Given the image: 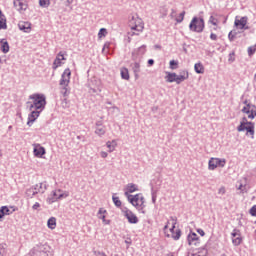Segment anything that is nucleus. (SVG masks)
<instances>
[{"instance_id": "10", "label": "nucleus", "mask_w": 256, "mask_h": 256, "mask_svg": "<svg viewBox=\"0 0 256 256\" xmlns=\"http://www.w3.org/2000/svg\"><path fill=\"white\" fill-rule=\"evenodd\" d=\"M232 243L235 247H239L241 243H243V237H241V230L235 228L232 233Z\"/></svg>"}, {"instance_id": "64", "label": "nucleus", "mask_w": 256, "mask_h": 256, "mask_svg": "<svg viewBox=\"0 0 256 256\" xmlns=\"http://www.w3.org/2000/svg\"><path fill=\"white\" fill-rule=\"evenodd\" d=\"M167 229H169V225H168V224H166V225L164 226V231L167 230Z\"/></svg>"}, {"instance_id": "15", "label": "nucleus", "mask_w": 256, "mask_h": 256, "mask_svg": "<svg viewBox=\"0 0 256 256\" xmlns=\"http://www.w3.org/2000/svg\"><path fill=\"white\" fill-rule=\"evenodd\" d=\"M125 217L128 219V223L131 224H137L139 223V218H137V215H135L131 210H126L125 211Z\"/></svg>"}, {"instance_id": "61", "label": "nucleus", "mask_w": 256, "mask_h": 256, "mask_svg": "<svg viewBox=\"0 0 256 256\" xmlns=\"http://www.w3.org/2000/svg\"><path fill=\"white\" fill-rule=\"evenodd\" d=\"M175 13H177L174 9H172V13L170 14V17L173 19L175 17Z\"/></svg>"}, {"instance_id": "4", "label": "nucleus", "mask_w": 256, "mask_h": 256, "mask_svg": "<svg viewBox=\"0 0 256 256\" xmlns=\"http://www.w3.org/2000/svg\"><path fill=\"white\" fill-rule=\"evenodd\" d=\"M71 83V69L66 68L61 76L60 85L62 86L61 93L64 97H67V87Z\"/></svg>"}, {"instance_id": "63", "label": "nucleus", "mask_w": 256, "mask_h": 256, "mask_svg": "<svg viewBox=\"0 0 256 256\" xmlns=\"http://www.w3.org/2000/svg\"><path fill=\"white\" fill-rule=\"evenodd\" d=\"M125 243H126L127 245H131V241H130V240H125Z\"/></svg>"}, {"instance_id": "20", "label": "nucleus", "mask_w": 256, "mask_h": 256, "mask_svg": "<svg viewBox=\"0 0 256 256\" xmlns=\"http://www.w3.org/2000/svg\"><path fill=\"white\" fill-rule=\"evenodd\" d=\"M194 71L198 74V75H203V73H205V66H203V63L198 62L194 65Z\"/></svg>"}, {"instance_id": "17", "label": "nucleus", "mask_w": 256, "mask_h": 256, "mask_svg": "<svg viewBox=\"0 0 256 256\" xmlns=\"http://www.w3.org/2000/svg\"><path fill=\"white\" fill-rule=\"evenodd\" d=\"M188 245H199V237L196 233H190L187 237Z\"/></svg>"}, {"instance_id": "27", "label": "nucleus", "mask_w": 256, "mask_h": 256, "mask_svg": "<svg viewBox=\"0 0 256 256\" xmlns=\"http://www.w3.org/2000/svg\"><path fill=\"white\" fill-rule=\"evenodd\" d=\"M121 78L124 79L125 81H129V70L127 68H122L121 69Z\"/></svg>"}, {"instance_id": "47", "label": "nucleus", "mask_w": 256, "mask_h": 256, "mask_svg": "<svg viewBox=\"0 0 256 256\" xmlns=\"http://www.w3.org/2000/svg\"><path fill=\"white\" fill-rule=\"evenodd\" d=\"M250 215H252V217H256V205H254V206L250 209Z\"/></svg>"}, {"instance_id": "60", "label": "nucleus", "mask_w": 256, "mask_h": 256, "mask_svg": "<svg viewBox=\"0 0 256 256\" xmlns=\"http://www.w3.org/2000/svg\"><path fill=\"white\" fill-rule=\"evenodd\" d=\"M3 217H5V214L2 210V208H0V219H3Z\"/></svg>"}, {"instance_id": "14", "label": "nucleus", "mask_w": 256, "mask_h": 256, "mask_svg": "<svg viewBox=\"0 0 256 256\" xmlns=\"http://www.w3.org/2000/svg\"><path fill=\"white\" fill-rule=\"evenodd\" d=\"M13 5L18 11H27V1L26 0H14Z\"/></svg>"}, {"instance_id": "35", "label": "nucleus", "mask_w": 256, "mask_h": 256, "mask_svg": "<svg viewBox=\"0 0 256 256\" xmlns=\"http://www.w3.org/2000/svg\"><path fill=\"white\" fill-rule=\"evenodd\" d=\"M133 71L135 73V77H137V73H139L141 71V65L139 64V62L134 63Z\"/></svg>"}, {"instance_id": "26", "label": "nucleus", "mask_w": 256, "mask_h": 256, "mask_svg": "<svg viewBox=\"0 0 256 256\" xmlns=\"http://www.w3.org/2000/svg\"><path fill=\"white\" fill-rule=\"evenodd\" d=\"M106 147L109 149V153H113V151H115V147H117V142L115 140L108 141L106 143Z\"/></svg>"}, {"instance_id": "58", "label": "nucleus", "mask_w": 256, "mask_h": 256, "mask_svg": "<svg viewBox=\"0 0 256 256\" xmlns=\"http://www.w3.org/2000/svg\"><path fill=\"white\" fill-rule=\"evenodd\" d=\"M197 233H199V235H201V237H205V231H203V229H198Z\"/></svg>"}, {"instance_id": "7", "label": "nucleus", "mask_w": 256, "mask_h": 256, "mask_svg": "<svg viewBox=\"0 0 256 256\" xmlns=\"http://www.w3.org/2000/svg\"><path fill=\"white\" fill-rule=\"evenodd\" d=\"M88 87L91 95H99V93H101V80L97 79L96 77L89 79Z\"/></svg>"}, {"instance_id": "9", "label": "nucleus", "mask_w": 256, "mask_h": 256, "mask_svg": "<svg viewBox=\"0 0 256 256\" xmlns=\"http://www.w3.org/2000/svg\"><path fill=\"white\" fill-rule=\"evenodd\" d=\"M244 106L242 109V113H246L248 115V119H255L256 117V106L254 104L248 103L247 100L244 101Z\"/></svg>"}, {"instance_id": "51", "label": "nucleus", "mask_w": 256, "mask_h": 256, "mask_svg": "<svg viewBox=\"0 0 256 256\" xmlns=\"http://www.w3.org/2000/svg\"><path fill=\"white\" fill-rule=\"evenodd\" d=\"M94 255H96V256H107V254H105V252H101V251H94Z\"/></svg>"}, {"instance_id": "33", "label": "nucleus", "mask_w": 256, "mask_h": 256, "mask_svg": "<svg viewBox=\"0 0 256 256\" xmlns=\"http://www.w3.org/2000/svg\"><path fill=\"white\" fill-rule=\"evenodd\" d=\"M1 51L2 53H9V42H2Z\"/></svg>"}, {"instance_id": "43", "label": "nucleus", "mask_w": 256, "mask_h": 256, "mask_svg": "<svg viewBox=\"0 0 256 256\" xmlns=\"http://www.w3.org/2000/svg\"><path fill=\"white\" fill-rule=\"evenodd\" d=\"M209 23H211L212 25H214L215 27H217V23H219V20H217V19L214 18L213 16H210V18H209Z\"/></svg>"}, {"instance_id": "2", "label": "nucleus", "mask_w": 256, "mask_h": 256, "mask_svg": "<svg viewBox=\"0 0 256 256\" xmlns=\"http://www.w3.org/2000/svg\"><path fill=\"white\" fill-rule=\"evenodd\" d=\"M29 99L32 102H27L26 105L29 108V111H43L45 109V105H47V98L45 94H32L29 96Z\"/></svg>"}, {"instance_id": "28", "label": "nucleus", "mask_w": 256, "mask_h": 256, "mask_svg": "<svg viewBox=\"0 0 256 256\" xmlns=\"http://www.w3.org/2000/svg\"><path fill=\"white\" fill-rule=\"evenodd\" d=\"M105 213H107V210L100 208L98 211V217L102 219L103 223H107V220L105 219Z\"/></svg>"}, {"instance_id": "54", "label": "nucleus", "mask_w": 256, "mask_h": 256, "mask_svg": "<svg viewBox=\"0 0 256 256\" xmlns=\"http://www.w3.org/2000/svg\"><path fill=\"white\" fill-rule=\"evenodd\" d=\"M108 155L109 154L105 151L100 152V156L102 157V159H107Z\"/></svg>"}, {"instance_id": "53", "label": "nucleus", "mask_w": 256, "mask_h": 256, "mask_svg": "<svg viewBox=\"0 0 256 256\" xmlns=\"http://www.w3.org/2000/svg\"><path fill=\"white\" fill-rule=\"evenodd\" d=\"M39 207H41V204H39V202H36L33 206H32V209L34 211H37V209H39Z\"/></svg>"}, {"instance_id": "21", "label": "nucleus", "mask_w": 256, "mask_h": 256, "mask_svg": "<svg viewBox=\"0 0 256 256\" xmlns=\"http://www.w3.org/2000/svg\"><path fill=\"white\" fill-rule=\"evenodd\" d=\"M147 52V46L142 45L140 46L136 51L132 52V57H135V55L141 56Z\"/></svg>"}, {"instance_id": "42", "label": "nucleus", "mask_w": 256, "mask_h": 256, "mask_svg": "<svg viewBox=\"0 0 256 256\" xmlns=\"http://www.w3.org/2000/svg\"><path fill=\"white\" fill-rule=\"evenodd\" d=\"M1 209H2V212L4 213V215H11V210L9 209V207H7V206H2L1 207Z\"/></svg>"}, {"instance_id": "40", "label": "nucleus", "mask_w": 256, "mask_h": 256, "mask_svg": "<svg viewBox=\"0 0 256 256\" xmlns=\"http://www.w3.org/2000/svg\"><path fill=\"white\" fill-rule=\"evenodd\" d=\"M235 37H237V32L235 31H230L229 34H228V39L229 41H235Z\"/></svg>"}, {"instance_id": "19", "label": "nucleus", "mask_w": 256, "mask_h": 256, "mask_svg": "<svg viewBox=\"0 0 256 256\" xmlns=\"http://www.w3.org/2000/svg\"><path fill=\"white\" fill-rule=\"evenodd\" d=\"M18 28L20 29V31H24V33H29L31 31V23L19 22Z\"/></svg>"}, {"instance_id": "32", "label": "nucleus", "mask_w": 256, "mask_h": 256, "mask_svg": "<svg viewBox=\"0 0 256 256\" xmlns=\"http://www.w3.org/2000/svg\"><path fill=\"white\" fill-rule=\"evenodd\" d=\"M183 81H187V76H181V74H176V83L177 85H181Z\"/></svg>"}, {"instance_id": "55", "label": "nucleus", "mask_w": 256, "mask_h": 256, "mask_svg": "<svg viewBox=\"0 0 256 256\" xmlns=\"http://www.w3.org/2000/svg\"><path fill=\"white\" fill-rule=\"evenodd\" d=\"M210 39H211V41H217V34L211 33L210 34Z\"/></svg>"}, {"instance_id": "45", "label": "nucleus", "mask_w": 256, "mask_h": 256, "mask_svg": "<svg viewBox=\"0 0 256 256\" xmlns=\"http://www.w3.org/2000/svg\"><path fill=\"white\" fill-rule=\"evenodd\" d=\"M179 75L186 77V79H189V72L187 70H182Z\"/></svg>"}, {"instance_id": "49", "label": "nucleus", "mask_w": 256, "mask_h": 256, "mask_svg": "<svg viewBox=\"0 0 256 256\" xmlns=\"http://www.w3.org/2000/svg\"><path fill=\"white\" fill-rule=\"evenodd\" d=\"M237 189H238V191H241V193H245L247 191L245 186H243V184H240Z\"/></svg>"}, {"instance_id": "22", "label": "nucleus", "mask_w": 256, "mask_h": 256, "mask_svg": "<svg viewBox=\"0 0 256 256\" xmlns=\"http://www.w3.org/2000/svg\"><path fill=\"white\" fill-rule=\"evenodd\" d=\"M1 29H7V18L5 14L0 10V31Z\"/></svg>"}, {"instance_id": "44", "label": "nucleus", "mask_w": 256, "mask_h": 256, "mask_svg": "<svg viewBox=\"0 0 256 256\" xmlns=\"http://www.w3.org/2000/svg\"><path fill=\"white\" fill-rule=\"evenodd\" d=\"M55 201H57V198H54V196H49L47 198V203H49L51 205V203H55Z\"/></svg>"}, {"instance_id": "24", "label": "nucleus", "mask_w": 256, "mask_h": 256, "mask_svg": "<svg viewBox=\"0 0 256 256\" xmlns=\"http://www.w3.org/2000/svg\"><path fill=\"white\" fill-rule=\"evenodd\" d=\"M47 227H48V229H51L53 231V229H55L57 227V218L51 217L47 221Z\"/></svg>"}, {"instance_id": "50", "label": "nucleus", "mask_w": 256, "mask_h": 256, "mask_svg": "<svg viewBox=\"0 0 256 256\" xmlns=\"http://www.w3.org/2000/svg\"><path fill=\"white\" fill-rule=\"evenodd\" d=\"M56 57H59L60 61H65V55L63 54V52H59Z\"/></svg>"}, {"instance_id": "38", "label": "nucleus", "mask_w": 256, "mask_h": 256, "mask_svg": "<svg viewBox=\"0 0 256 256\" xmlns=\"http://www.w3.org/2000/svg\"><path fill=\"white\" fill-rule=\"evenodd\" d=\"M107 36V29L105 28H101L98 32V37L99 39H102V37H106Z\"/></svg>"}, {"instance_id": "31", "label": "nucleus", "mask_w": 256, "mask_h": 256, "mask_svg": "<svg viewBox=\"0 0 256 256\" xmlns=\"http://www.w3.org/2000/svg\"><path fill=\"white\" fill-rule=\"evenodd\" d=\"M40 7L47 9L51 5V0H39Z\"/></svg>"}, {"instance_id": "5", "label": "nucleus", "mask_w": 256, "mask_h": 256, "mask_svg": "<svg viewBox=\"0 0 256 256\" xmlns=\"http://www.w3.org/2000/svg\"><path fill=\"white\" fill-rule=\"evenodd\" d=\"M189 29L194 33H203V29H205V20L203 18L194 17L190 22Z\"/></svg>"}, {"instance_id": "11", "label": "nucleus", "mask_w": 256, "mask_h": 256, "mask_svg": "<svg viewBox=\"0 0 256 256\" xmlns=\"http://www.w3.org/2000/svg\"><path fill=\"white\" fill-rule=\"evenodd\" d=\"M30 111L31 113L28 116V122H27V125H29V127H31L33 123L37 121V119L39 118V115H41V110L32 109Z\"/></svg>"}, {"instance_id": "16", "label": "nucleus", "mask_w": 256, "mask_h": 256, "mask_svg": "<svg viewBox=\"0 0 256 256\" xmlns=\"http://www.w3.org/2000/svg\"><path fill=\"white\" fill-rule=\"evenodd\" d=\"M32 188L34 189V192H36V195L37 193H45V191H47V183L41 182L32 186Z\"/></svg>"}, {"instance_id": "1", "label": "nucleus", "mask_w": 256, "mask_h": 256, "mask_svg": "<svg viewBox=\"0 0 256 256\" xmlns=\"http://www.w3.org/2000/svg\"><path fill=\"white\" fill-rule=\"evenodd\" d=\"M139 191V186L134 183H129L126 186V191L124 195L128 197V201L135 207L138 211L145 214V197L142 194L131 195L129 193H135Z\"/></svg>"}, {"instance_id": "29", "label": "nucleus", "mask_w": 256, "mask_h": 256, "mask_svg": "<svg viewBox=\"0 0 256 256\" xmlns=\"http://www.w3.org/2000/svg\"><path fill=\"white\" fill-rule=\"evenodd\" d=\"M95 133L96 135H99V137H103L106 133L105 126L97 127Z\"/></svg>"}, {"instance_id": "25", "label": "nucleus", "mask_w": 256, "mask_h": 256, "mask_svg": "<svg viewBox=\"0 0 256 256\" xmlns=\"http://www.w3.org/2000/svg\"><path fill=\"white\" fill-rule=\"evenodd\" d=\"M177 73L169 72L166 76V80L168 83H176Z\"/></svg>"}, {"instance_id": "36", "label": "nucleus", "mask_w": 256, "mask_h": 256, "mask_svg": "<svg viewBox=\"0 0 256 256\" xmlns=\"http://www.w3.org/2000/svg\"><path fill=\"white\" fill-rule=\"evenodd\" d=\"M112 201H113L114 205H116L117 207H121L122 203H121V200H119V197L113 195Z\"/></svg>"}, {"instance_id": "23", "label": "nucleus", "mask_w": 256, "mask_h": 256, "mask_svg": "<svg viewBox=\"0 0 256 256\" xmlns=\"http://www.w3.org/2000/svg\"><path fill=\"white\" fill-rule=\"evenodd\" d=\"M52 195L54 198L57 199H63V197H69V193L66 192V193H61V190H55L52 192Z\"/></svg>"}, {"instance_id": "62", "label": "nucleus", "mask_w": 256, "mask_h": 256, "mask_svg": "<svg viewBox=\"0 0 256 256\" xmlns=\"http://www.w3.org/2000/svg\"><path fill=\"white\" fill-rule=\"evenodd\" d=\"M96 126H97V127H103V125L101 124V122H97V123H96Z\"/></svg>"}, {"instance_id": "59", "label": "nucleus", "mask_w": 256, "mask_h": 256, "mask_svg": "<svg viewBox=\"0 0 256 256\" xmlns=\"http://www.w3.org/2000/svg\"><path fill=\"white\" fill-rule=\"evenodd\" d=\"M148 65H155V60L149 59L148 60Z\"/></svg>"}, {"instance_id": "37", "label": "nucleus", "mask_w": 256, "mask_h": 256, "mask_svg": "<svg viewBox=\"0 0 256 256\" xmlns=\"http://www.w3.org/2000/svg\"><path fill=\"white\" fill-rule=\"evenodd\" d=\"M7 254V246L5 244H0V256H5Z\"/></svg>"}, {"instance_id": "39", "label": "nucleus", "mask_w": 256, "mask_h": 256, "mask_svg": "<svg viewBox=\"0 0 256 256\" xmlns=\"http://www.w3.org/2000/svg\"><path fill=\"white\" fill-rule=\"evenodd\" d=\"M188 256H207V250L206 249H202L201 251H199L198 253L195 254H190Z\"/></svg>"}, {"instance_id": "8", "label": "nucleus", "mask_w": 256, "mask_h": 256, "mask_svg": "<svg viewBox=\"0 0 256 256\" xmlns=\"http://www.w3.org/2000/svg\"><path fill=\"white\" fill-rule=\"evenodd\" d=\"M227 164V160L224 158H210L208 162V169L209 171H215L217 167H225Z\"/></svg>"}, {"instance_id": "46", "label": "nucleus", "mask_w": 256, "mask_h": 256, "mask_svg": "<svg viewBox=\"0 0 256 256\" xmlns=\"http://www.w3.org/2000/svg\"><path fill=\"white\" fill-rule=\"evenodd\" d=\"M228 61H229L230 63H233V61H235V52H232V53L229 54V59H228Z\"/></svg>"}, {"instance_id": "6", "label": "nucleus", "mask_w": 256, "mask_h": 256, "mask_svg": "<svg viewBox=\"0 0 256 256\" xmlns=\"http://www.w3.org/2000/svg\"><path fill=\"white\" fill-rule=\"evenodd\" d=\"M129 27L132 31L142 33L143 29H145V24L143 23V20L139 18V16H132L129 20Z\"/></svg>"}, {"instance_id": "30", "label": "nucleus", "mask_w": 256, "mask_h": 256, "mask_svg": "<svg viewBox=\"0 0 256 256\" xmlns=\"http://www.w3.org/2000/svg\"><path fill=\"white\" fill-rule=\"evenodd\" d=\"M26 195H27V197H30V199H33V197H35V195H37V192H35L34 188L31 187L26 190Z\"/></svg>"}, {"instance_id": "41", "label": "nucleus", "mask_w": 256, "mask_h": 256, "mask_svg": "<svg viewBox=\"0 0 256 256\" xmlns=\"http://www.w3.org/2000/svg\"><path fill=\"white\" fill-rule=\"evenodd\" d=\"M185 19V11L180 13V15L176 18L177 23H183V20Z\"/></svg>"}, {"instance_id": "52", "label": "nucleus", "mask_w": 256, "mask_h": 256, "mask_svg": "<svg viewBox=\"0 0 256 256\" xmlns=\"http://www.w3.org/2000/svg\"><path fill=\"white\" fill-rule=\"evenodd\" d=\"M256 49L253 47L248 48V55H253L255 53Z\"/></svg>"}, {"instance_id": "13", "label": "nucleus", "mask_w": 256, "mask_h": 256, "mask_svg": "<svg viewBox=\"0 0 256 256\" xmlns=\"http://www.w3.org/2000/svg\"><path fill=\"white\" fill-rule=\"evenodd\" d=\"M249 20V18H247V16H244L242 18H240V20L236 19L234 22L235 27H238V29H249V26H247V21Z\"/></svg>"}, {"instance_id": "18", "label": "nucleus", "mask_w": 256, "mask_h": 256, "mask_svg": "<svg viewBox=\"0 0 256 256\" xmlns=\"http://www.w3.org/2000/svg\"><path fill=\"white\" fill-rule=\"evenodd\" d=\"M45 147H42L39 144H34V155L35 157H43L45 155Z\"/></svg>"}, {"instance_id": "57", "label": "nucleus", "mask_w": 256, "mask_h": 256, "mask_svg": "<svg viewBox=\"0 0 256 256\" xmlns=\"http://www.w3.org/2000/svg\"><path fill=\"white\" fill-rule=\"evenodd\" d=\"M174 65H177V61L171 60V61H170V68H171V69H175V67H173Z\"/></svg>"}, {"instance_id": "12", "label": "nucleus", "mask_w": 256, "mask_h": 256, "mask_svg": "<svg viewBox=\"0 0 256 256\" xmlns=\"http://www.w3.org/2000/svg\"><path fill=\"white\" fill-rule=\"evenodd\" d=\"M172 221H173V225L170 228V232L172 233V239H174V241H179V239H181V230H176L175 232V225H177V219L171 217Z\"/></svg>"}, {"instance_id": "56", "label": "nucleus", "mask_w": 256, "mask_h": 256, "mask_svg": "<svg viewBox=\"0 0 256 256\" xmlns=\"http://www.w3.org/2000/svg\"><path fill=\"white\" fill-rule=\"evenodd\" d=\"M157 202V194H155V192L152 193V203H156Z\"/></svg>"}, {"instance_id": "48", "label": "nucleus", "mask_w": 256, "mask_h": 256, "mask_svg": "<svg viewBox=\"0 0 256 256\" xmlns=\"http://www.w3.org/2000/svg\"><path fill=\"white\" fill-rule=\"evenodd\" d=\"M225 193H226L225 187L224 186L220 187L219 190H218V194L219 195H225Z\"/></svg>"}, {"instance_id": "34", "label": "nucleus", "mask_w": 256, "mask_h": 256, "mask_svg": "<svg viewBox=\"0 0 256 256\" xmlns=\"http://www.w3.org/2000/svg\"><path fill=\"white\" fill-rule=\"evenodd\" d=\"M58 67H61V58L56 57V59L53 62L52 68L55 71Z\"/></svg>"}, {"instance_id": "3", "label": "nucleus", "mask_w": 256, "mask_h": 256, "mask_svg": "<svg viewBox=\"0 0 256 256\" xmlns=\"http://www.w3.org/2000/svg\"><path fill=\"white\" fill-rule=\"evenodd\" d=\"M247 131L246 135H251L252 139L255 137V123L247 121V117H243L240 125L237 127V132L241 133Z\"/></svg>"}]
</instances>
